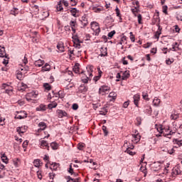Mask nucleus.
Segmentation results:
<instances>
[{
  "label": "nucleus",
  "mask_w": 182,
  "mask_h": 182,
  "mask_svg": "<svg viewBox=\"0 0 182 182\" xmlns=\"http://www.w3.org/2000/svg\"><path fill=\"white\" fill-rule=\"evenodd\" d=\"M13 89L11 87H10L9 89L6 90V93H7V95H9V93H11V92H12Z\"/></svg>",
  "instance_id": "0e129e2a"
},
{
  "label": "nucleus",
  "mask_w": 182,
  "mask_h": 182,
  "mask_svg": "<svg viewBox=\"0 0 182 182\" xmlns=\"http://www.w3.org/2000/svg\"><path fill=\"white\" fill-rule=\"evenodd\" d=\"M44 63H45V60L39 59L35 61L34 65L35 66H38V68H41L43 66Z\"/></svg>",
  "instance_id": "6ab92c4d"
},
{
  "label": "nucleus",
  "mask_w": 182,
  "mask_h": 182,
  "mask_svg": "<svg viewBox=\"0 0 182 182\" xmlns=\"http://www.w3.org/2000/svg\"><path fill=\"white\" fill-rule=\"evenodd\" d=\"M87 71L81 72V80L82 83H87L89 80H92V76H93V70L95 69V67L93 65H87Z\"/></svg>",
  "instance_id": "f257e3e1"
},
{
  "label": "nucleus",
  "mask_w": 182,
  "mask_h": 182,
  "mask_svg": "<svg viewBox=\"0 0 182 182\" xmlns=\"http://www.w3.org/2000/svg\"><path fill=\"white\" fill-rule=\"evenodd\" d=\"M77 109H79V105H77V104H73V110H77Z\"/></svg>",
  "instance_id": "4d7b16f0"
},
{
  "label": "nucleus",
  "mask_w": 182,
  "mask_h": 182,
  "mask_svg": "<svg viewBox=\"0 0 182 182\" xmlns=\"http://www.w3.org/2000/svg\"><path fill=\"white\" fill-rule=\"evenodd\" d=\"M83 147H85V144L80 143L77 145L78 150H83Z\"/></svg>",
  "instance_id": "a18cd8bd"
},
{
  "label": "nucleus",
  "mask_w": 182,
  "mask_h": 182,
  "mask_svg": "<svg viewBox=\"0 0 182 182\" xmlns=\"http://www.w3.org/2000/svg\"><path fill=\"white\" fill-rule=\"evenodd\" d=\"M63 7L62 6V5L60 4V3H59L57 6V11H63Z\"/></svg>",
  "instance_id": "3c124183"
},
{
  "label": "nucleus",
  "mask_w": 182,
  "mask_h": 182,
  "mask_svg": "<svg viewBox=\"0 0 182 182\" xmlns=\"http://www.w3.org/2000/svg\"><path fill=\"white\" fill-rule=\"evenodd\" d=\"M125 153H127V154H129V156H134L136 154V153L132 151V149H129V148H127Z\"/></svg>",
  "instance_id": "4c0bfd02"
},
{
  "label": "nucleus",
  "mask_w": 182,
  "mask_h": 182,
  "mask_svg": "<svg viewBox=\"0 0 182 182\" xmlns=\"http://www.w3.org/2000/svg\"><path fill=\"white\" fill-rule=\"evenodd\" d=\"M38 127H40L41 130H45V129H46V123L41 122L38 124Z\"/></svg>",
  "instance_id": "c85d7f7f"
},
{
  "label": "nucleus",
  "mask_w": 182,
  "mask_h": 182,
  "mask_svg": "<svg viewBox=\"0 0 182 182\" xmlns=\"http://www.w3.org/2000/svg\"><path fill=\"white\" fill-rule=\"evenodd\" d=\"M1 160L3 163L8 164V157L5 155V154L1 155Z\"/></svg>",
  "instance_id": "473e14b6"
},
{
  "label": "nucleus",
  "mask_w": 182,
  "mask_h": 182,
  "mask_svg": "<svg viewBox=\"0 0 182 182\" xmlns=\"http://www.w3.org/2000/svg\"><path fill=\"white\" fill-rule=\"evenodd\" d=\"M160 35H161V29H160V26H159V29L154 34V38L159 40L160 38Z\"/></svg>",
  "instance_id": "5701e85b"
},
{
  "label": "nucleus",
  "mask_w": 182,
  "mask_h": 182,
  "mask_svg": "<svg viewBox=\"0 0 182 182\" xmlns=\"http://www.w3.org/2000/svg\"><path fill=\"white\" fill-rule=\"evenodd\" d=\"M167 9H168L167 6H164L162 7L164 14H167Z\"/></svg>",
  "instance_id": "69168bd1"
},
{
  "label": "nucleus",
  "mask_w": 182,
  "mask_h": 182,
  "mask_svg": "<svg viewBox=\"0 0 182 182\" xmlns=\"http://www.w3.org/2000/svg\"><path fill=\"white\" fill-rule=\"evenodd\" d=\"M0 58H8L6 52L5 51V47L0 48Z\"/></svg>",
  "instance_id": "aec40b11"
},
{
  "label": "nucleus",
  "mask_w": 182,
  "mask_h": 182,
  "mask_svg": "<svg viewBox=\"0 0 182 182\" xmlns=\"http://www.w3.org/2000/svg\"><path fill=\"white\" fill-rule=\"evenodd\" d=\"M155 127L157 130V132H159V134H163V126L162 125H155Z\"/></svg>",
  "instance_id": "cd10ccee"
},
{
  "label": "nucleus",
  "mask_w": 182,
  "mask_h": 182,
  "mask_svg": "<svg viewBox=\"0 0 182 182\" xmlns=\"http://www.w3.org/2000/svg\"><path fill=\"white\" fill-rule=\"evenodd\" d=\"M73 72L75 73H79V64H75L73 68Z\"/></svg>",
  "instance_id": "ea45409f"
},
{
  "label": "nucleus",
  "mask_w": 182,
  "mask_h": 182,
  "mask_svg": "<svg viewBox=\"0 0 182 182\" xmlns=\"http://www.w3.org/2000/svg\"><path fill=\"white\" fill-rule=\"evenodd\" d=\"M17 132L19 134L25 133V129L23 127H17Z\"/></svg>",
  "instance_id": "37998d69"
},
{
  "label": "nucleus",
  "mask_w": 182,
  "mask_h": 182,
  "mask_svg": "<svg viewBox=\"0 0 182 182\" xmlns=\"http://www.w3.org/2000/svg\"><path fill=\"white\" fill-rule=\"evenodd\" d=\"M57 113H58V117L60 119H62L63 117H66V116H68V113H66L65 111H63V110H61V109L57 110Z\"/></svg>",
  "instance_id": "9d476101"
},
{
  "label": "nucleus",
  "mask_w": 182,
  "mask_h": 182,
  "mask_svg": "<svg viewBox=\"0 0 182 182\" xmlns=\"http://www.w3.org/2000/svg\"><path fill=\"white\" fill-rule=\"evenodd\" d=\"M73 39L74 42V47L75 48V49H80V48H82V46L80 45V43H82V41H80V40H79V38L76 37H73Z\"/></svg>",
  "instance_id": "39448f33"
},
{
  "label": "nucleus",
  "mask_w": 182,
  "mask_h": 182,
  "mask_svg": "<svg viewBox=\"0 0 182 182\" xmlns=\"http://www.w3.org/2000/svg\"><path fill=\"white\" fill-rule=\"evenodd\" d=\"M78 12H79V10H77L76 8H73V9H71V10H70V14H71V15H72L73 16H74L75 18H76V16H76V14H78Z\"/></svg>",
  "instance_id": "a878e982"
},
{
  "label": "nucleus",
  "mask_w": 182,
  "mask_h": 182,
  "mask_svg": "<svg viewBox=\"0 0 182 182\" xmlns=\"http://www.w3.org/2000/svg\"><path fill=\"white\" fill-rule=\"evenodd\" d=\"M21 72H23V70H25L26 72H28V70H29V67L28 66H26V67H23L22 68H20Z\"/></svg>",
  "instance_id": "13d9d810"
},
{
  "label": "nucleus",
  "mask_w": 182,
  "mask_h": 182,
  "mask_svg": "<svg viewBox=\"0 0 182 182\" xmlns=\"http://www.w3.org/2000/svg\"><path fill=\"white\" fill-rule=\"evenodd\" d=\"M100 56H107V48L102 47Z\"/></svg>",
  "instance_id": "4be33fe9"
},
{
  "label": "nucleus",
  "mask_w": 182,
  "mask_h": 182,
  "mask_svg": "<svg viewBox=\"0 0 182 182\" xmlns=\"http://www.w3.org/2000/svg\"><path fill=\"white\" fill-rule=\"evenodd\" d=\"M142 98L144 99V100H146V102H149V100H150L147 92H142Z\"/></svg>",
  "instance_id": "393cba45"
},
{
  "label": "nucleus",
  "mask_w": 182,
  "mask_h": 182,
  "mask_svg": "<svg viewBox=\"0 0 182 182\" xmlns=\"http://www.w3.org/2000/svg\"><path fill=\"white\" fill-rule=\"evenodd\" d=\"M56 106H58V103H56V102H53L48 105V107L50 109H53V108L56 107Z\"/></svg>",
  "instance_id": "58836bf2"
},
{
  "label": "nucleus",
  "mask_w": 182,
  "mask_h": 182,
  "mask_svg": "<svg viewBox=\"0 0 182 182\" xmlns=\"http://www.w3.org/2000/svg\"><path fill=\"white\" fill-rule=\"evenodd\" d=\"M132 141L135 144L139 143L140 141V139L141 136H140V134L139 133H136L135 134H132Z\"/></svg>",
  "instance_id": "0eeeda50"
},
{
  "label": "nucleus",
  "mask_w": 182,
  "mask_h": 182,
  "mask_svg": "<svg viewBox=\"0 0 182 182\" xmlns=\"http://www.w3.org/2000/svg\"><path fill=\"white\" fill-rule=\"evenodd\" d=\"M102 77V75H99L98 76H95L93 78V80H95V82H97V80H99V79H100V77Z\"/></svg>",
  "instance_id": "6e6d98bb"
},
{
  "label": "nucleus",
  "mask_w": 182,
  "mask_h": 182,
  "mask_svg": "<svg viewBox=\"0 0 182 182\" xmlns=\"http://www.w3.org/2000/svg\"><path fill=\"white\" fill-rule=\"evenodd\" d=\"M172 176L173 177H176V176H182V171L180 169V166L177 165L172 169Z\"/></svg>",
  "instance_id": "20e7f679"
},
{
  "label": "nucleus",
  "mask_w": 182,
  "mask_h": 182,
  "mask_svg": "<svg viewBox=\"0 0 182 182\" xmlns=\"http://www.w3.org/2000/svg\"><path fill=\"white\" fill-rule=\"evenodd\" d=\"M58 167H59V164L55 163V162H50V170L56 171V170H58Z\"/></svg>",
  "instance_id": "9b49d317"
},
{
  "label": "nucleus",
  "mask_w": 182,
  "mask_h": 182,
  "mask_svg": "<svg viewBox=\"0 0 182 182\" xmlns=\"http://www.w3.org/2000/svg\"><path fill=\"white\" fill-rule=\"evenodd\" d=\"M25 73L21 72V71H17L16 73V78L18 80H23V77H24Z\"/></svg>",
  "instance_id": "a211bd4d"
},
{
  "label": "nucleus",
  "mask_w": 182,
  "mask_h": 182,
  "mask_svg": "<svg viewBox=\"0 0 182 182\" xmlns=\"http://www.w3.org/2000/svg\"><path fill=\"white\" fill-rule=\"evenodd\" d=\"M154 106H159L160 105V99L155 97L153 100Z\"/></svg>",
  "instance_id": "2f4dec72"
},
{
  "label": "nucleus",
  "mask_w": 182,
  "mask_h": 182,
  "mask_svg": "<svg viewBox=\"0 0 182 182\" xmlns=\"http://www.w3.org/2000/svg\"><path fill=\"white\" fill-rule=\"evenodd\" d=\"M102 129L103 130L105 136H107V134H109V132H107V127H106V126L103 125Z\"/></svg>",
  "instance_id": "a19ab883"
},
{
  "label": "nucleus",
  "mask_w": 182,
  "mask_h": 182,
  "mask_svg": "<svg viewBox=\"0 0 182 182\" xmlns=\"http://www.w3.org/2000/svg\"><path fill=\"white\" fill-rule=\"evenodd\" d=\"M70 26L73 32V33H76V27L77 26V23H76V20L70 21Z\"/></svg>",
  "instance_id": "1a4fd4ad"
},
{
  "label": "nucleus",
  "mask_w": 182,
  "mask_h": 182,
  "mask_svg": "<svg viewBox=\"0 0 182 182\" xmlns=\"http://www.w3.org/2000/svg\"><path fill=\"white\" fill-rule=\"evenodd\" d=\"M80 48H77L75 47V52H77V56H80V53H82V50H79Z\"/></svg>",
  "instance_id": "49530a36"
},
{
  "label": "nucleus",
  "mask_w": 182,
  "mask_h": 182,
  "mask_svg": "<svg viewBox=\"0 0 182 182\" xmlns=\"http://www.w3.org/2000/svg\"><path fill=\"white\" fill-rule=\"evenodd\" d=\"M28 143L29 142L27 140L24 141L23 143V148L26 149V147H28Z\"/></svg>",
  "instance_id": "864d4df0"
},
{
  "label": "nucleus",
  "mask_w": 182,
  "mask_h": 182,
  "mask_svg": "<svg viewBox=\"0 0 182 182\" xmlns=\"http://www.w3.org/2000/svg\"><path fill=\"white\" fill-rule=\"evenodd\" d=\"M123 107L124 109H127V107H129V102L127 101V102H124Z\"/></svg>",
  "instance_id": "e2e57ef3"
},
{
  "label": "nucleus",
  "mask_w": 182,
  "mask_h": 182,
  "mask_svg": "<svg viewBox=\"0 0 182 182\" xmlns=\"http://www.w3.org/2000/svg\"><path fill=\"white\" fill-rule=\"evenodd\" d=\"M129 35H130V40L132 42H134L135 41V38H134V35H133V32H130Z\"/></svg>",
  "instance_id": "de8ad7c7"
},
{
  "label": "nucleus",
  "mask_w": 182,
  "mask_h": 182,
  "mask_svg": "<svg viewBox=\"0 0 182 182\" xmlns=\"http://www.w3.org/2000/svg\"><path fill=\"white\" fill-rule=\"evenodd\" d=\"M40 145L41 149H43L46 147L48 149V150H49V143H48V141L45 140H41L40 141Z\"/></svg>",
  "instance_id": "2eb2a0df"
},
{
  "label": "nucleus",
  "mask_w": 182,
  "mask_h": 182,
  "mask_svg": "<svg viewBox=\"0 0 182 182\" xmlns=\"http://www.w3.org/2000/svg\"><path fill=\"white\" fill-rule=\"evenodd\" d=\"M23 62V65H26V63H28V58H26V57H24V58L22 60Z\"/></svg>",
  "instance_id": "052dcab7"
},
{
  "label": "nucleus",
  "mask_w": 182,
  "mask_h": 182,
  "mask_svg": "<svg viewBox=\"0 0 182 182\" xmlns=\"http://www.w3.org/2000/svg\"><path fill=\"white\" fill-rule=\"evenodd\" d=\"M58 96H59V97H63L62 96H60V91H59L58 92V94L55 93L54 91L52 92V94L51 93H49L48 95V99H50L51 97H58Z\"/></svg>",
  "instance_id": "f3484780"
},
{
  "label": "nucleus",
  "mask_w": 182,
  "mask_h": 182,
  "mask_svg": "<svg viewBox=\"0 0 182 182\" xmlns=\"http://www.w3.org/2000/svg\"><path fill=\"white\" fill-rule=\"evenodd\" d=\"M181 124H177V122H173L171 129L170 127H168V129H165L166 133H164V136L170 139V137H171V134H174L176 132H177V130L181 127Z\"/></svg>",
  "instance_id": "f03ea898"
},
{
  "label": "nucleus",
  "mask_w": 182,
  "mask_h": 182,
  "mask_svg": "<svg viewBox=\"0 0 182 182\" xmlns=\"http://www.w3.org/2000/svg\"><path fill=\"white\" fill-rule=\"evenodd\" d=\"M109 89L110 88L107 86H102L100 88V92L102 93V92H103V93H106L107 92H109Z\"/></svg>",
  "instance_id": "b1692460"
},
{
  "label": "nucleus",
  "mask_w": 182,
  "mask_h": 182,
  "mask_svg": "<svg viewBox=\"0 0 182 182\" xmlns=\"http://www.w3.org/2000/svg\"><path fill=\"white\" fill-rule=\"evenodd\" d=\"M129 77H130V73H129V71H125L124 73H123V75H122L123 80H126V79H129Z\"/></svg>",
  "instance_id": "bb28decb"
},
{
  "label": "nucleus",
  "mask_w": 182,
  "mask_h": 182,
  "mask_svg": "<svg viewBox=\"0 0 182 182\" xmlns=\"http://www.w3.org/2000/svg\"><path fill=\"white\" fill-rule=\"evenodd\" d=\"M43 160L45 161H48V163H49V164L50 163V161H49V156L48 155H45Z\"/></svg>",
  "instance_id": "680f3d73"
},
{
  "label": "nucleus",
  "mask_w": 182,
  "mask_h": 182,
  "mask_svg": "<svg viewBox=\"0 0 182 182\" xmlns=\"http://www.w3.org/2000/svg\"><path fill=\"white\" fill-rule=\"evenodd\" d=\"M177 119H178V114H172L171 115V120H177Z\"/></svg>",
  "instance_id": "c03bdc74"
},
{
  "label": "nucleus",
  "mask_w": 182,
  "mask_h": 182,
  "mask_svg": "<svg viewBox=\"0 0 182 182\" xmlns=\"http://www.w3.org/2000/svg\"><path fill=\"white\" fill-rule=\"evenodd\" d=\"M50 70V65L46 63L44 66L42 67L41 72H49Z\"/></svg>",
  "instance_id": "412c9836"
},
{
  "label": "nucleus",
  "mask_w": 182,
  "mask_h": 182,
  "mask_svg": "<svg viewBox=\"0 0 182 182\" xmlns=\"http://www.w3.org/2000/svg\"><path fill=\"white\" fill-rule=\"evenodd\" d=\"M36 112H45L46 110V105L41 104L36 108Z\"/></svg>",
  "instance_id": "dca6fc26"
},
{
  "label": "nucleus",
  "mask_w": 182,
  "mask_h": 182,
  "mask_svg": "<svg viewBox=\"0 0 182 182\" xmlns=\"http://www.w3.org/2000/svg\"><path fill=\"white\" fill-rule=\"evenodd\" d=\"M168 154H173L174 153V148H171V149L168 150Z\"/></svg>",
  "instance_id": "774afa93"
},
{
  "label": "nucleus",
  "mask_w": 182,
  "mask_h": 182,
  "mask_svg": "<svg viewBox=\"0 0 182 182\" xmlns=\"http://www.w3.org/2000/svg\"><path fill=\"white\" fill-rule=\"evenodd\" d=\"M174 62V58H168L166 60V65H171V63H173Z\"/></svg>",
  "instance_id": "79ce46f5"
},
{
  "label": "nucleus",
  "mask_w": 182,
  "mask_h": 182,
  "mask_svg": "<svg viewBox=\"0 0 182 182\" xmlns=\"http://www.w3.org/2000/svg\"><path fill=\"white\" fill-rule=\"evenodd\" d=\"M80 22H81V24L82 25V26H87L89 22L87 21V18H86V16H83L81 17V19H80Z\"/></svg>",
  "instance_id": "4468645a"
},
{
  "label": "nucleus",
  "mask_w": 182,
  "mask_h": 182,
  "mask_svg": "<svg viewBox=\"0 0 182 182\" xmlns=\"http://www.w3.org/2000/svg\"><path fill=\"white\" fill-rule=\"evenodd\" d=\"M57 49H58L59 52H65V46L63 44V42L60 41L58 44H57Z\"/></svg>",
  "instance_id": "f8f14e48"
},
{
  "label": "nucleus",
  "mask_w": 182,
  "mask_h": 182,
  "mask_svg": "<svg viewBox=\"0 0 182 182\" xmlns=\"http://www.w3.org/2000/svg\"><path fill=\"white\" fill-rule=\"evenodd\" d=\"M137 18H138V23L141 24V19H142L141 14H139L137 16Z\"/></svg>",
  "instance_id": "603ef678"
},
{
  "label": "nucleus",
  "mask_w": 182,
  "mask_h": 182,
  "mask_svg": "<svg viewBox=\"0 0 182 182\" xmlns=\"http://www.w3.org/2000/svg\"><path fill=\"white\" fill-rule=\"evenodd\" d=\"M140 101V95L136 94L134 95V103L136 107H139V102Z\"/></svg>",
  "instance_id": "ddd939ff"
},
{
  "label": "nucleus",
  "mask_w": 182,
  "mask_h": 182,
  "mask_svg": "<svg viewBox=\"0 0 182 182\" xmlns=\"http://www.w3.org/2000/svg\"><path fill=\"white\" fill-rule=\"evenodd\" d=\"M114 33H116V31H112L109 32V33H108L109 38H113V36H114Z\"/></svg>",
  "instance_id": "8fccbe9b"
},
{
  "label": "nucleus",
  "mask_w": 182,
  "mask_h": 182,
  "mask_svg": "<svg viewBox=\"0 0 182 182\" xmlns=\"http://www.w3.org/2000/svg\"><path fill=\"white\" fill-rule=\"evenodd\" d=\"M43 87H44L46 90H50V89H52V87L48 82L44 83Z\"/></svg>",
  "instance_id": "e433bc0d"
},
{
  "label": "nucleus",
  "mask_w": 182,
  "mask_h": 182,
  "mask_svg": "<svg viewBox=\"0 0 182 182\" xmlns=\"http://www.w3.org/2000/svg\"><path fill=\"white\" fill-rule=\"evenodd\" d=\"M109 97H112V99L113 100H116V97H117V94H116V92H110L109 94Z\"/></svg>",
  "instance_id": "f704fd0d"
},
{
  "label": "nucleus",
  "mask_w": 182,
  "mask_h": 182,
  "mask_svg": "<svg viewBox=\"0 0 182 182\" xmlns=\"http://www.w3.org/2000/svg\"><path fill=\"white\" fill-rule=\"evenodd\" d=\"M154 167H156V168H157V170L160 169V163H159V162L154 163Z\"/></svg>",
  "instance_id": "5fc2aeb1"
},
{
  "label": "nucleus",
  "mask_w": 182,
  "mask_h": 182,
  "mask_svg": "<svg viewBox=\"0 0 182 182\" xmlns=\"http://www.w3.org/2000/svg\"><path fill=\"white\" fill-rule=\"evenodd\" d=\"M91 29L93 31V35H95V36H97L99 33H100V27L97 22H94L91 24Z\"/></svg>",
  "instance_id": "7ed1b4c3"
},
{
  "label": "nucleus",
  "mask_w": 182,
  "mask_h": 182,
  "mask_svg": "<svg viewBox=\"0 0 182 182\" xmlns=\"http://www.w3.org/2000/svg\"><path fill=\"white\" fill-rule=\"evenodd\" d=\"M37 176H38V178L40 179V180H42V172H41V171H37Z\"/></svg>",
  "instance_id": "bf43d9fd"
},
{
  "label": "nucleus",
  "mask_w": 182,
  "mask_h": 182,
  "mask_svg": "<svg viewBox=\"0 0 182 182\" xmlns=\"http://www.w3.org/2000/svg\"><path fill=\"white\" fill-rule=\"evenodd\" d=\"M68 53H70L69 55H70V56H72L71 55H76V54H75V50H68Z\"/></svg>",
  "instance_id": "338daca9"
},
{
  "label": "nucleus",
  "mask_w": 182,
  "mask_h": 182,
  "mask_svg": "<svg viewBox=\"0 0 182 182\" xmlns=\"http://www.w3.org/2000/svg\"><path fill=\"white\" fill-rule=\"evenodd\" d=\"M68 173L70 174H75V171H73V169L72 168V164L70 165V168L68 170Z\"/></svg>",
  "instance_id": "09e8293b"
},
{
  "label": "nucleus",
  "mask_w": 182,
  "mask_h": 182,
  "mask_svg": "<svg viewBox=\"0 0 182 182\" xmlns=\"http://www.w3.org/2000/svg\"><path fill=\"white\" fill-rule=\"evenodd\" d=\"M27 114L25 111L20 112L19 114L16 115L15 119H26Z\"/></svg>",
  "instance_id": "6e6552de"
},
{
  "label": "nucleus",
  "mask_w": 182,
  "mask_h": 182,
  "mask_svg": "<svg viewBox=\"0 0 182 182\" xmlns=\"http://www.w3.org/2000/svg\"><path fill=\"white\" fill-rule=\"evenodd\" d=\"M33 164L35 167H40L41 166V160L35 159L33 161Z\"/></svg>",
  "instance_id": "c9c22d12"
},
{
  "label": "nucleus",
  "mask_w": 182,
  "mask_h": 182,
  "mask_svg": "<svg viewBox=\"0 0 182 182\" xmlns=\"http://www.w3.org/2000/svg\"><path fill=\"white\" fill-rule=\"evenodd\" d=\"M50 147L53 149V150H58V143L52 142L50 144Z\"/></svg>",
  "instance_id": "72a5a7b5"
},
{
  "label": "nucleus",
  "mask_w": 182,
  "mask_h": 182,
  "mask_svg": "<svg viewBox=\"0 0 182 182\" xmlns=\"http://www.w3.org/2000/svg\"><path fill=\"white\" fill-rule=\"evenodd\" d=\"M90 9H92V11H93L94 12H95L97 14L105 11V9H103V7H102V6L99 7V6H95V5L92 6L90 7Z\"/></svg>",
  "instance_id": "423d86ee"
},
{
  "label": "nucleus",
  "mask_w": 182,
  "mask_h": 182,
  "mask_svg": "<svg viewBox=\"0 0 182 182\" xmlns=\"http://www.w3.org/2000/svg\"><path fill=\"white\" fill-rule=\"evenodd\" d=\"M27 95L31 99H35L38 96L35 92H29L27 94Z\"/></svg>",
  "instance_id": "c756f323"
},
{
  "label": "nucleus",
  "mask_w": 182,
  "mask_h": 182,
  "mask_svg": "<svg viewBox=\"0 0 182 182\" xmlns=\"http://www.w3.org/2000/svg\"><path fill=\"white\" fill-rule=\"evenodd\" d=\"M116 15L118 18H119V21L122 22V16L120 15V10L118 7H116L115 9Z\"/></svg>",
  "instance_id": "7c9ffc66"
}]
</instances>
